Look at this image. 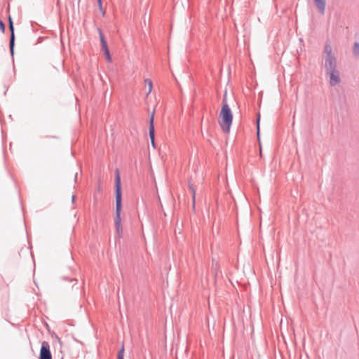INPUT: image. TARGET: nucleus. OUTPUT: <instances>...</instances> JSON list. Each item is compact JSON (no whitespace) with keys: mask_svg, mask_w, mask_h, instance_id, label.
<instances>
[{"mask_svg":"<svg viewBox=\"0 0 359 359\" xmlns=\"http://www.w3.org/2000/svg\"><path fill=\"white\" fill-rule=\"evenodd\" d=\"M115 194H116V215L114 218V224L116 231L119 238L123 236V226L121 223V185L119 171H116L115 180Z\"/></svg>","mask_w":359,"mask_h":359,"instance_id":"1","label":"nucleus"},{"mask_svg":"<svg viewBox=\"0 0 359 359\" xmlns=\"http://www.w3.org/2000/svg\"><path fill=\"white\" fill-rule=\"evenodd\" d=\"M233 121V114L227 104L226 96L223 99V104L218 116V123L222 130L225 133H229Z\"/></svg>","mask_w":359,"mask_h":359,"instance_id":"2","label":"nucleus"},{"mask_svg":"<svg viewBox=\"0 0 359 359\" xmlns=\"http://www.w3.org/2000/svg\"><path fill=\"white\" fill-rule=\"evenodd\" d=\"M39 359H52L50 345L48 341H43L40 349Z\"/></svg>","mask_w":359,"mask_h":359,"instance_id":"3","label":"nucleus"},{"mask_svg":"<svg viewBox=\"0 0 359 359\" xmlns=\"http://www.w3.org/2000/svg\"><path fill=\"white\" fill-rule=\"evenodd\" d=\"M154 111H152L150 118H149V134L151 140V144L154 149L156 148L155 141H154Z\"/></svg>","mask_w":359,"mask_h":359,"instance_id":"4","label":"nucleus"},{"mask_svg":"<svg viewBox=\"0 0 359 359\" xmlns=\"http://www.w3.org/2000/svg\"><path fill=\"white\" fill-rule=\"evenodd\" d=\"M325 67L327 72L336 70V60L332 55L326 60Z\"/></svg>","mask_w":359,"mask_h":359,"instance_id":"5","label":"nucleus"},{"mask_svg":"<svg viewBox=\"0 0 359 359\" xmlns=\"http://www.w3.org/2000/svg\"><path fill=\"white\" fill-rule=\"evenodd\" d=\"M330 74V83L331 86H336L340 81L339 72L337 70L327 72Z\"/></svg>","mask_w":359,"mask_h":359,"instance_id":"6","label":"nucleus"},{"mask_svg":"<svg viewBox=\"0 0 359 359\" xmlns=\"http://www.w3.org/2000/svg\"><path fill=\"white\" fill-rule=\"evenodd\" d=\"M9 29L11 32V39H10V48H11V53L13 54L15 36H14L13 25V22H12V20L11 18H9Z\"/></svg>","mask_w":359,"mask_h":359,"instance_id":"7","label":"nucleus"},{"mask_svg":"<svg viewBox=\"0 0 359 359\" xmlns=\"http://www.w3.org/2000/svg\"><path fill=\"white\" fill-rule=\"evenodd\" d=\"M316 4L321 14L325 11V0H315Z\"/></svg>","mask_w":359,"mask_h":359,"instance_id":"8","label":"nucleus"},{"mask_svg":"<svg viewBox=\"0 0 359 359\" xmlns=\"http://www.w3.org/2000/svg\"><path fill=\"white\" fill-rule=\"evenodd\" d=\"M99 34L102 50H104L109 49L104 34L100 29L99 30Z\"/></svg>","mask_w":359,"mask_h":359,"instance_id":"9","label":"nucleus"},{"mask_svg":"<svg viewBox=\"0 0 359 359\" xmlns=\"http://www.w3.org/2000/svg\"><path fill=\"white\" fill-rule=\"evenodd\" d=\"M144 83L147 86V90H148L147 94L151 93L152 91V89H153V83H152L151 80L149 79H144Z\"/></svg>","mask_w":359,"mask_h":359,"instance_id":"10","label":"nucleus"},{"mask_svg":"<svg viewBox=\"0 0 359 359\" xmlns=\"http://www.w3.org/2000/svg\"><path fill=\"white\" fill-rule=\"evenodd\" d=\"M104 55H105L106 59L107 60V61L109 62H110L111 61V55H110V53H109V49L104 50Z\"/></svg>","mask_w":359,"mask_h":359,"instance_id":"11","label":"nucleus"},{"mask_svg":"<svg viewBox=\"0 0 359 359\" xmlns=\"http://www.w3.org/2000/svg\"><path fill=\"white\" fill-rule=\"evenodd\" d=\"M191 190V192H192V198H193V206L194 207L195 206V198H196V191H195V189H194V187L192 186H189Z\"/></svg>","mask_w":359,"mask_h":359,"instance_id":"12","label":"nucleus"},{"mask_svg":"<svg viewBox=\"0 0 359 359\" xmlns=\"http://www.w3.org/2000/svg\"><path fill=\"white\" fill-rule=\"evenodd\" d=\"M123 355H124V348L123 346L118 353V359H123Z\"/></svg>","mask_w":359,"mask_h":359,"instance_id":"13","label":"nucleus"},{"mask_svg":"<svg viewBox=\"0 0 359 359\" xmlns=\"http://www.w3.org/2000/svg\"><path fill=\"white\" fill-rule=\"evenodd\" d=\"M97 3H98V6H99V8L100 10V11L102 12V15H104L105 14V11H104L103 8H102V0H97Z\"/></svg>","mask_w":359,"mask_h":359,"instance_id":"14","label":"nucleus"},{"mask_svg":"<svg viewBox=\"0 0 359 359\" xmlns=\"http://www.w3.org/2000/svg\"><path fill=\"white\" fill-rule=\"evenodd\" d=\"M353 52L355 53V54H359V43H355L354 44V47H353Z\"/></svg>","mask_w":359,"mask_h":359,"instance_id":"15","label":"nucleus"},{"mask_svg":"<svg viewBox=\"0 0 359 359\" xmlns=\"http://www.w3.org/2000/svg\"><path fill=\"white\" fill-rule=\"evenodd\" d=\"M325 53L327 54V57H330V55H332V49L330 46H327L325 47Z\"/></svg>","mask_w":359,"mask_h":359,"instance_id":"16","label":"nucleus"},{"mask_svg":"<svg viewBox=\"0 0 359 359\" xmlns=\"http://www.w3.org/2000/svg\"><path fill=\"white\" fill-rule=\"evenodd\" d=\"M259 120H260V118H259V116H258L257 117V137H258V140H259Z\"/></svg>","mask_w":359,"mask_h":359,"instance_id":"17","label":"nucleus"},{"mask_svg":"<svg viewBox=\"0 0 359 359\" xmlns=\"http://www.w3.org/2000/svg\"><path fill=\"white\" fill-rule=\"evenodd\" d=\"M0 29L1 30L2 32H4L5 25H4V23L1 20H0Z\"/></svg>","mask_w":359,"mask_h":359,"instance_id":"18","label":"nucleus"},{"mask_svg":"<svg viewBox=\"0 0 359 359\" xmlns=\"http://www.w3.org/2000/svg\"><path fill=\"white\" fill-rule=\"evenodd\" d=\"M259 156H260V157L262 156V146L260 144H259Z\"/></svg>","mask_w":359,"mask_h":359,"instance_id":"19","label":"nucleus"},{"mask_svg":"<svg viewBox=\"0 0 359 359\" xmlns=\"http://www.w3.org/2000/svg\"><path fill=\"white\" fill-rule=\"evenodd\" d=\"M74 198H75L74 196H72V201H74Z\"/></svg>","mask_w":359,"mask_h":359,"instance_id":"20","label":"nucleus"}]
</instances>
